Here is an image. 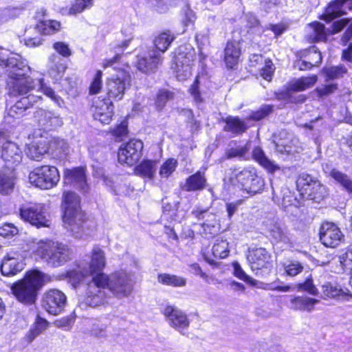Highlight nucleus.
<instances>
[{
	"mask_svg": "<svg viewBox=\"0 0 352 352\" xmlns=\"http://www.w3.org/2000/svg\"><path fill=\"white\" fill-rule=\"evenodd\" d=\"M64 181L65 184L73 186L83 194L89 192L85 170L82 167L67 169L64 173Z\"/></svg>",
	"mask_w": 352,
	"mask_h": 352,
	"instance_id": "19",
	"label": "nucleus"
},
{
	"mask_svg": "<svg viewBox=\"0 0 352 352\" xmlns=\"http://www.w3.org/2000/svg\"><path fill=\"white\" fill-rule=\"evenodd\" d=\"M22 157V151L15 142L3 140L1 158L6 163V168L14 170V167L21 163Z\"/></svg>",
	"mask_w": 352,
	"mask_h": 352,
	"instance_id": "16",
	"label": "nucleus"
},
{
	"mask_svg": "<svg viewBox=\"0 0 352 352\" xmlns=\"http://www.w3.org/2000/svg\"><path fill=\"white\" fill-rule=\"evenodd\" d=\"M177 166V162L173 158L168 159L160 168L161 178H168L175 170Z\"/></svg>",
	"mask_w": 352,
	"mask_h": 352,
	"instance_id": "49",
	"label": "nucleus"
},
{
	"mask_svg": "<svg viewBox=\"0 0 352 352\" xmlns=\"http://www.w3.org/2000/svg\"><path fill=\"white\" fill-rule=\"evenodd\" d=\"M26 62L21 55L11 53L9 50L0 48V66L5 68L6 74L16 69L21 63Z\"/></svg>",
	"mask_w": 352,
	"mask_h": 352,
	"instance_id": "24",
	"label": "nucleus"
},
{
	"mask_svg": "<svg viewBox=\"0 0 352 352\" xmlns=\"http://www.w3.org/2000/svg\"><path fill=\"white\" fill-rule=\"evenodd\" d=\"M318 80L316 75L308 77H302L291 82L289 89L293 91H302L314 85Z\"/></svg>",
	"mask_w": 352,
	"mask_h": 352,
	"instance_id": "37",
	"label": "nucleus"
},
{
	"mask_svg": "<svg viewBox=\"0 0 352 352\" xmlns=\"http://www.w3.org/2000/svg\"><path fill=\"white\" fill-rule=\"evenodd\" d=\"M161 56L157 52H153L146 56H139L137 58L136 66L138 70L148 73L153 72L161 63Z\"/></svg>",
	"mask_w": 352,
	"mask_h": 352,
	"instance_id": "25",
	"label": "nucleus"
},
{
	"mask_svg": "<svg viewBox=\"0 0 352 352\" xmlns=\"http://www.w3.org/2000/svg\"><path fill=\"white\" fill-rule=\"evenodd\" d=\"M338 89V85L336 83L324 85L322 87L316 89L318 96L320 98L329 96L334 93Z\"/></svg>",
	"mask_w": 352,
	"mask_h": 352,
	"instance_id": "63",
	"label": "nucleus"
},
{
	"mask_svg": "<svg viewBox=\"0 0 352 352\" xmlns=\"http://www.w3.org/2000/svg\"><path fill=\"white\" fill-rule=\"evenodd\" d=\"M241 55V47L239 43L228 42L224 50V60L228 68L232 69L237 65Z\"/></svg>",
	"mask_w": 352,
	"mask_h": 352,
	"instance_id": "29",
	"label": "nucleus"
},
{
	"mask_svg": "<svg viewBox=\"0 0 352 352\" xmlns=\"http://www.w3.org/2000/svg\"><path fill=\"white\" fill-rule=\"evenodd\" d=\"M318 180L314 179L309 175L302 173L301 174L296 181V186L298 188H300L303 192L306 193L307 192L308 187H311L314 182H317Z\"/></svg>",
	"mask_w": 352,
	"mask_h": 352,
	"instance_id": "52",
	"label": "nucleus"
},
{
	"mask_svg": "<svg viewBox=\"0 0 352 352\" xmlns=\"http://www.w3.org/2000/svg\"><path fill=\"white\" fill-rule=\"evenodd\" d=\"M318 80L316 75L308 77H302L291 82L289 89L293 91H302L314 85Z\"/></svg>",
	"mask_w": 352,
	"mask_h": 352,
	"instance_id": "36",
	"label": "nucleus"
},
{
	"mask_svg": "<svg viewBox=\"0 0 352 352\" xmlns=\"http://www.w3.org/2000/svg\"><path fill=\"white\" fill-rule=\"evenodd\" d=\"M38 122L44 130L50 131L62 125L61 118L52 111L39 109L35 114Z\"/></svg>",
	"mask_w": 352,
	"mask_h": 352,
	"instance_id": "21",
	"label": "nucleus"
},
{
	"mask_svg": "<svg viewBox=\"0 0 352 352\" xmlns=\"http://www.w3.org/2000/svg\"><path fill=\"white\" fill-rule=\"evenodd\" d=\"M60 28V23L57 21H45L34 28V30L42 32L43 34H52L58 32Z\"/></svg>",
	"mask_w": 352,
	"mask_h": 352,
	"instance_id": "47",
	"label": "nucleus"
},
{
	"mask_svg": "<svg viewBox=\"0 0 352 352\" xmlns=\"http://www.w3.org/2000/svg\"><path fill=\"white\" fill-rule=\"evenodd\" d=\"M250 148L251 142H247L244 144H240L235 141H232L230 143L226 151V157L227 159L236 157L247 160L249 159Z\"/></svg>",
	"mask_w": 352,
	"mask_h": 352,
	"instance_id": "27",
	"label": "nucleus"
},
{
	"mask_svg": "<svg viewBox=\"0 0 352 352\" xmlns=\"http://www.w3.org/2000/svg\"><path fill=\"white\" fill-rule=\"evenodd\" d=\"M157 169V162L153 160H144L135 168L137 175L148 178L153 179Z\"/></svg>",
	"mask_w": 352,
	"mask_h": 352,
	"instance_id": "38",
	"label": "nucleus"
},
{
	"mask_svg": "<svg viewBox=\"0 0 352 352\" xmlns=\"http://www.w3.org/2000/svg\"><path fill=\"white\" fill-rule=\"evenodd\" d=\"M51 147L54 148L55 152L58 155H65L68 151V144L64 140H54L51 143Z\"/></svg>",
	"mask_w": 352,
	"mask_h": 352,
	"instance_id": "59",
	"label": "nucleus"
},
{
	"mask_svg": "<svg viewBox=\"0 0 352 352\" xmlns=\"http://www.w3.org/2000/svg\"><path fill=\"white\" fill-rule=\"evenodd\" d=\"M273 110V105L263 104L257 111H252L249 116V119L254 121H259L270 114Z\"/></svg>",
	"mask_w": 352,
	"mask_h": 352,
	"instance_id": "50",
	"label": "nucleus"
},
{
	"mask_svg": "<svg viewBox=\"0 0 352 352\" xmlns=\"http://www.w3.org/2000/svg\"><path fill=\"white\" fill-rule=\"evenodd\" d=\"M24 265L23 256L16 252H11L4 257L1 263V271L4 276H13L21 272Z\"/></svg>",
	"mask_w": 352,
	"mask_h": 352,
	"instance_id": "20",
	"label": "nucleus"
},
{
	"mask_svg": "<svg viewBox=\"0 0 352 352\" xmlns=\"http://www.w3.org/2000/svg\"><path fill=\"white\" fill-rule=\"evenodd\" d=\"M270 236L275 243L288 244L290 242L289 233L287 228L279 223L271 225L269 228Z\"/></svg>",
	"mask_w": 352,
	"mask_h": 352,
	"instance_id": "31",
	"label": "nucleus"
},
{
	"mask_svg": "<svg viewBox=\"0 0 352 352\" xmlns=\"http://www.w3.org/2000/svg\"><path fill=\"white\" fill-rule=\"evenodd\" d=\"M105 265L104 252L98 247L92 250L91 259L89 262H82L78 270L69 272V278L74 283H79L88 276L102 273Z\"/></svg>",
	"mask_w": 352,
	"mask_h": 352,
	"instance_id": "7",
	"label": "nucleus"
},
{
	"mask_svg": "<svg viewBox=\"0 0 352 352\" xmlns=\"http://www.w3.org/2000/svg\"><path fill=\"white\" fill-rule=\"evenodd\" d=\"M48 322L41 318L40 316H37L33 325L29 330L26 335L27 339L29 342H31L34 340L38 335L43 332L48 327Z\"/></svg>",
	"mask_w": 352,
	"mask_h": 352,
	"instance_id": "40",
	"label": "nucleus"
},
{
	"mask_svg": "<svg viewBox=\"0 0 352 352\" xmlns=\"http://www.w3.org/2000/svg\"><path fill=\"white\" fill-rule=\"evenodd\" d=\"M349 20L347 19H342L334 21L331 28L327 29L328 35L335 34L342 30L349 23Z\"/></svg>",
	"mask_w": 352,
	"mask_h": 352,
	"instance_id": "57",
	"label": "nucleus"
},
{
	"mask_svg": "<svg viewBox=\"0 0 352 352\" xmlns=\"http://www.w3.org/2000/svg\"><path fill=\"white\" fill-rule=\"evenodd\" d=\"M248 260L252 270L261 269L271 261V255L263 248L252 249L249 251Z\"/></svg>",
	"mask_w": 352,
	"mask_h": 352,
	"instance_id": "22",
	"label": "nucleus"
},
{
	"mask_svg": "<svg viewBox=\"0 0 352 352\" xmlns=\"http://www.w3.org/2000/svg\"><path fill=\"white\" fill-rule=\"evenodd\" d=\"M346 14L342 4L341 0H333L329 3L325 10V12L321 17V19L326 22H330L332 20Z\"/></svg>",
	"mask_w": 352,
	"mask_h": 352,
	"instance_id": "35",
	"label": "nucleus"
},
{
	"mask_svg": "<svg viewBox=\"0 0 352 352\" xmlns=\"http://www.w3.org/2000/svg\"><path fill=\"white\" fill-rule=\"evenodd\" d=\"M285 271L288 276H295L301 273L303 270V266L298 261H292L284 265Z\"/></svg>",
	"mask_w": 352,
	"mask_h": 352,
	"instance_id": "55",
	"label": "nucleus"
},
{
	"mask_svg": "<svg viewBox=\"0 0 352 352\" xmlns=\"http://www.w3.org/2000/svg\"><path fill=\"white\" fill-rule=\"evenodd\" d=\"M94 118L102 124L110 123L113 116V105L110 99H94L91 108Z\"/></svg>",
	"mask_w": 352,
	"mask_h": 352,
	"instance_id": "18",
	"label": "nucleus"
},
{
	"mask_svg": "<svg viewBox=\"0 0 352 352\" xmlns=\"http://www.w3.org/2000/svg\"><path fill=\"white\" fill-rule=\"evenodd\" d=\"M323 294L329 298H336L339 296L342 290L337 286L330 283H327L322 286Z\"/></svg>",
	"mask_w": 352,
	"mask_h": 352,
	"instance_id": "56",
	"label": "nucleus"
},
{
	"mask_svg": "<svg viewBox=\"0 0 352 352\" xmlns=\"http://www.w3.org/2000/svg\"><path fill=\"white\" fill-rule=\"evenodd\" d=\"M20 217L37 228H50L52 223L50 215L43 204L22 207L20 209Z\"/></svg>",
	"mask_w": 352,
	"mask_h": 352,
	"instance_id": "9",
	"label": "nucleus"
},
{
	"mask_svg": "<svg viewBox=\"0 0 352 352\" xmlns=\"http://www.w3.org/2000/svg\"><path fill=\"white\" fill-rule=\"evenodd\" d=\"M43 98L41 96L28 94L21 98L9 109V114L12 117L22 116L27 111L36 109L42 104Z\"/></svg>",
	"mask_w": 352,
	"mask_h": 352,
	"instance_id": "17",
	"label": "nucleus"
},
{
	"mask_svg": "<svg viewBox=\"0 0 352 352\" xmlns=\"http://www.w3.org/2000/svg\"><path fill=\"white\" fill-rule=\"evenodd\" d=\"M143 143L139 140H130L128 142L122 144L118 152V159L120 164L133 166L140 158Z\"/></svg>",
	"mask_w": 352,
	"mask_h": 352,
	"instance_id": "11",
	"label": "nucleus"
},
{
	"mask_svg": "<svg viewBox=\"0 0 352 352\" xmlns=\"http://www.w3.org/2000/svg\"><path fill=\"white\" fill-rule=\"evenodd\" d=\"M247 129L245 122L238 117H228L226 119L224 130L234 134H240Z\"/></svg>",
	"mask_w": 352,
	"mask_h": 352,
	"instance_id": "39",
	"label": "nucleus"
},
{
	"mask_svg": "<svg viewBox=\"0 0 352 352\" xmlns=\"http://www.w3.org/2000/svg\"><path fill=\"white\" fill-rule=\"evenodd\" d=\"M48 148V144L45 140H34L28 145L26 154L29 158L40 161L47 153Z\"/></svg>",
	"mask_w": 352,
	"mask_h": 352,
	"instance_id": "28",
	"label": "nucleus"
},
{
	"mask_svg": "<svg viewBox=\"0 0 352 352\" xmlns=\"http://www.w3.org/2000/svg\"><path fill=\"white\" fill-rule=\"evenodd\" d=\"M323 72L326 76V80L341 78L347 72V69L344 65L325 67Z\"/></svg>",
	"mask_w": 352,
	"mask_h": 352,
	"instance_id": "46",
	"label": "nucleus"
},
{
	"mask_svg": "<svg viewBox=\"0 0 352 352\" xmlns=\"http://www.w3.org/2000/svg\"><path fill=\"white\" fill-rule=\"evenodd\" d=\"M174 94L173 92L168 90H161L159 91L155 104L158 109H162L166 103L173 98Z\"/></svg>",
	"mask_w": 352,
	"mask_h": 352,
	"instance_id": "53",
	"label": "nucleus"
},
{
	"mask_svg": "<svg viewBox=\"0 0 352 352\" xmlns=\"http://www.w3.org/2000/svg\"><path fill=\"white\" fill-rule=\"evenodd\" d=\"M36 253L51 267H58L72 259V250L66 244L51 240L40 241Z\"/></svg>",
	"mask_w": 352,
	"mask_h": 352,
	"instance_id": "3",
	"label": "nucleus"
},
{
	"mask_svg": "<svg viewBox=\"0 0 352 352\" xmlns=\"http://www.w3.org/2000/svg\"><path fill=\"white\" fill-rule=\"evenodd\" d=\"M49 74L55 80L59 79L66 70L63 60L57 54H53L49 56Z\"/></svg>",
	"mask_w": 352,
	"mask_h": 352,
	"instance_id": "32",
	"label": "nucleus"
},
{
	"mask_svg": "<svg viewBox=\"0 0 352 352\" xmlns=\"http://www.w3.org/2000/svg\"><path fill=\"white\" fill-rule=\"evenodd\" d=\"M162 312L168 324L181 334L185 335V330L190 325L186 314L176 306L170 305L165 306Z\"/></svg>",
	"mask_w": 352,
	"mask_h": 352,
	"instance_id": "13",
	"label": "nucleus"
},
{
	"mask_svg": "<svg viewBox=\"0 0 352 352\" xmlns=\"http://www.w3.org/2000/svg\"><path fill=\"white\" fill-rule=\"evenodd\" d=\"M93 5V0H76L69 10V14L76 15Z\"/></svg>",
	"mask_w": 352,
	"mask_h": 352,
	"instance_id": "51",
	"label": "nucleus"
},
{
	"mask_svg": "<svg viewBox=\"0 0 352 352\" xmlns=\"http://www.w3.org/2000/svg\"><path fill=\"white\" fill-rule=\"evenodd\" d=\"M307 39L311 43L324 41L328 33L324 25L318 21L311 23L306 27Z\"/></svg>",
	"mask_w": 352,
	"mask_h": 352,
	"instance_id": "26",
	"label": "nucleus"
},
{
	"mask_svg": "<svg viewBox=\"0 0 352 352\" xmlns=\"http://www.w3.org/2000/svg\"><path fill=\"white\" fill-rule=\"evenodd\" d=\"M231 183L250 195L261 192L265 186L264 179L254 168H246L234 173Z\"/></svg>",
	"mask_w": 352,
	"mask_h": 352,
	"instance_id": "6",
	"label": "nucleus"
},
{
	"mask_svg": "<svg viewBox=\"0 0 352 352\" xmlns=\"http://www.w3.org/2000/svg\"><path fill=\"white\" fill-rule=\"evenodd\" d=\"M212 252L214 257L224 258L229 253L228 243L223 239H217L212 246Z\"/></svg>",
	"mask_w": 352,
	"mask_h": 352,
	"instance_id": "48",
	"label": "nucleus"
},
{
	"mask_svg": "<svg viewBox=\"0 0 352 352\" xmlns=\"http://www.w3.org/2000/svg\"><path fill=\"white\" fill-rule=\"evenodd\" d=\"M62 207L64 210L63 221L76 237H81L86 231L85 214L80 209V198L74 192L67 191L63 195Z\"/></svg>",
	"mask_w": 352,
	"mask_h": 352,
	"instance_id": "2",
	"label": "nucleus"
},
{
	"mask_svg": "<svg viewBox=\"0 0 352 352\" xmlns=\"http://www.w3.org/2000/svg\"><path fill=\"white\" fill-rule=\"evenodd\" d=\"M292 308L295 310L311 312L320 300L306 296H298L292 298L290 300Z\"/></svg>",
	"mask_w": 352,
	"mask_h": 352,
	"instance_id": "30",
	"label": "nucleus"
},
{
	"mask_svg": "<svg viewBox=\"0 0 352 352\" xmlns=\"http://www.w3.org/2000/svg\"><path fill=\"white\" fill-rule=\"evenodd\" d=\"M45 276L41 272L33 270L28 272L23 280L14 283L11 289L16 300L25 305H33Z\"/></svg>",
	"mask_w": 352,
	"mask_h": 352,
	"instance_id": "4",
	"label": "nucleus"
},
{
	"mask_svg": "<svg viewBox=\"0 0 352 352\" xmlns=\"http://www.w3.org/2000/svg\"><path fill=\"white\" fill-rule=\"evenodd\" d=\"M18 232V228L12 223H4L0 226V235L3 237L15 236Z\"/></svg>",
	"mask_w": 352,
	"mask_h": 352,
	"instance_id": "60",
	"label": "nucleus"
},
{
	"mask_svg": "<svg viewBox=\"0 0 352 352\" xmlns=\"http://www.w3.org/2000/svg\"><path fill=\"white\" fill-rule=\"evenodd\" d=\"M102 72L97 71L96 76L90 85L89 92L91 94H98L102 88Z\"/></svg>",
	"mask_w": 352,
	"mask_h": 352,
	"instance_id": "62",
	"label": "nucleus"
},
{
	"mask_svg": "<svg viewBox=\"0 0 352 352\" xmlns=\"http://www.w3.org/2000/svg\"><path fill=\"white\" fill-rule=\"evenodd\" d=\"M199 78L197 77L192 83V85L190 86L189 89V91L191 94V96L193 97L194 100L197 104H201L203 102L204 100L201 97L199 88Z\"/></svg>",
	"mask_w": 352,
	"mask_h": 352,
	"instance_id": "61",
	"label": "nucleus"
},
{
	"mask_svg": "<svg viewBox=\"0 0 352 352\" xmlns=\"http://www.w3.org/2000/svg\"><path fill=\"white\" fill-rule=\"evenodd\" d=\"M133 290L131 276L124 271L116 272L109 276L100 273L93 276L87 284L83 302L80 305L96 307L100 305L111 293L118 298L129 296Z\"/></svg>",
	"mask_w": 352,
	"mask_h": 352,
	"instance_id": "1",
	"label": "nucleus"
},
{
	"mask_svg": "<svg viewBox=\"0 0 352 352\" xmlns=\"http://www.w3.org/2000/svg\"><path fill=\"white\" fill-rule=\"evenodd\" d=\"M340 263L345 270H349L351 275H352V248L348 249L340 258Z\"/></svg>",
	"mask_w": 352,
	"mask_h": 352,
	"instance_id": "64",
	"label": "nucleus"
},
{
	"mask_svg": "<svg viewBox=\"0 0 352 352\" xmlns=\"http://www.w3.org/2000/svg\"><path fill=\"white\" fill-rule=\"evenodd\" d=\"M16 177L14 170L4 168L0 171V194L8 195L11 194L15 187Z\"/></svg>",
	"mask_w": 352,
	"mask_h": 352,
	"instance_id": "23",
	"label": "nucleus"
},
{
	"mask_svg": "<svg viewBox=\"0 0 352 352\" xmlns=\"http://www.w3.org/2000/svg\"><path fill=\"white\" fill-rule=\"evenodd\" d=\"M67 303L65 294L58 289H50L43 296L42 306L46 311L52 315L60 314Z\"/></svg>",
	"mask_w": 352,
	"mask_h": 352,
	"instance_id": "14",
	"label": "nucleus"
},
{
	"mask_svg": "<svg viewBox=\"0 0 352 352\" xmlns=\"http://www.w3.org/2000/svg\"><path fill=\"white\" fill-rule=\"evenodd\" d=\"M39 89L47 97L50 98L52 100L56 102L60 105V98L58 96L54 91L49 86H47L43 78L39 79Z\"/></svg>",
	"mask_w": 352,
	"mask_h": 352,
	"instance_id": "54",
	"label": "nucleus"
},
{
	"mask_svg": "<svg viewBox=\"0 0 352 352\" xmlns=\"http://www.w3.org/2000/svg\"><path fill=\"white\" fill-rule=\"evenodd\" d=\"M186 47H179L174 56V67L173 66L179 80H184L192 74V66L195 61V53L186 52Z\"/></svg>",
	"mask_w": 352,
	"mask_h": 352,
	"instance_id": "10",
	"label": "nucleus"
},
{
	"mask_svg": "<svg viewBox=\"0 0 352 352\" xmlns=\"http://www.w3.org/2000/svg\"><path fill=\"white\" fill-rule=\"evenodd\" d=\"M344 239L340 229L334 223L326 222L320 229V240L326 247L336 248Z\"/></svg>",
	"mask_w": 352,
	"mask_h": 352,
	"instance_id": "15",
	"label": "nucleus"
},
{
	"mask_svg": "<svg viewBox=\"0 0 352 352\" xmlns=\"http://www.w3.org/2000/svg\"><path fill=\"white\" fill-rule=\"evenodd\" d=\"M329 175L338 183L342 185L349 192L352 193V180L349 176L336 168H333Z\"/></svg>",
	"mask_w": 352,
	"mask_h": 352,
	"instance_id": "43",
	"label": "nucleus"
},
{
	"mask_svg": "<svg viewBox=\"0 0 352 352\" xmlns=\"http://www.w3.org/2000/svg\"><path fill=\"white\" fill-rule=\"evenodd\" d=\"M130 82L131 77L125 72L108 78L106 82V91L109 99L122 100L125 91L130 86Z\"/></svg>",
	"mask_w": 352,
	"mask_h": 352,
	"instance_id": "12",
	"label": "nucleus"
},
{
	"mask_svg": "<svg viewBox=\"0 0 352 352\" xmlns=\"http://www.w3.org/2000/svg\"><path fill=\"white\" fill-rule=\"evenodd\" d=\"M60 179L58 169L53 166H42L35 168L29 174L30 182L41 189H50Z\"/></svg>",
	"mask_w": 352,
	"mask_h": 352,
	"instance_id": "8",
	"label": "nucleus"
},
{
	"mask_svg": "<svg viewBox=\"0 0 352 352\" xmlns=\"http://www.w3.org/2000/svg\"><path fill=\"white\" fill-rule=\"evenodd\" d=\"M274 72V67L270 60H265V66L261 69V76L266 80L270 81L272 80Z\"/></svg>",
	"mask_w": 352,
	"mask_h": 352,
	"instance_id": "58",
	"label": "nucleus"
},
{
	"mask_svg": "<svg viewBox=\"0 0 352 352\" xmlns=\"http://www.w3.org/2000/svg\"><path fill=\"white\" fill-rule=\"evenodd\" d=\"M295 287L297 292H307L311 296L319 294V291L314 284L311 276L307 277L304 282L296 284Z\"/></svg>",
	"mask_w": 352,
	"mask_h": 352,
	"instance_id": "45",
	"label": "nucleus"
},
{
	"mask_svg": "<svg viewBox=\"0 0 352 352\" xmlns=\"http://www.w3.org/2000/svg\"><path fill=\"white\" fill-rule=\"evenodd\" d=\"M19 65L7 74L8 94L13 97L26 95L35 89V80L28 74L31 69L28 63H21Z\"/></svg>",
	"mask_w": 352,
	"mask_h": 352,
	"instance_id": "5",
	"label": "nucleus"
},
{
	"mask_svg": "<svg viewBox=\"0 0 352 352\" xmlns=\"http://www.w3.org/2000/svg\"><path fill=\"white\" fill-rule=\"evenodd\" d=\"M206 179L204 174L197 171L196 173L188 177L182 188L186 191L201 190L206 187Z\"/></svg>",
	"mask_w": 352,
	"mask_h": 352,
	"instance_id": "34",
	"label": "nucleus"
},
{
	"mask_svg": "<svg viewBox=\"0 0 352 352\" xmlns=\"http://www.w3.org/2000/svg\"><path fill=\"white\" fill-rule=\"evenodd\" d=\"M308 197L316 202H320L327 195L325 186L320 184L319 181L314 182L311 187H308L306 192Z\"/></svg>",
	"mask_w": 352,
	"mask_h": 352,
	"instance_id": "42",
	"label": "nucleus"
},
{
	"mask_svg": "<svg viewBox=\"0 0 352 352\" xmlns=\"http://www.w3.org/2000/svg\"><path fill=\"white\" fill-rule=\"evenodd\" d=\"M252 158L269 173H274L280 168L278 165L275 164L273 161L266 156L263 150L259 146L253 149Z\"/></svg>",
	"mask_w": 352,
	"mask_h": 352,
	"instance_id": "33",
	"label": "nucleus"
},
{
	"mask_svg": "<svg viewBox=\"0 0 352 352\" xmlns=\"http://www.w3.org/2000/svg\"><path fill=\"white\" fill-rule=\"evenodd\" d=\"M157 279L159 283L171 287H184L186 285L185 278L175 274H160Z\"/></svg>",
	"mask_w": 352,
	"mask_h": 352,
	"instance_id": "41",
	"label": "nucleus"
},
{
	"mask_svg": "<svg viewBox=\"0 0 352 352\" xmlns=\"http://www.w3.org/2000/svg\"><path fill=\"white\" fill-rule=\"evenodd\" d=\"M173 39L174 36L169 32H162L155 37L154 45L160 52H164L167 50Z\"/></svg>",
	"mask_w": 352,
	"mask_h": 352,
	"instance_id": "44",
	"label": "nucleus"
}]
</instances>
